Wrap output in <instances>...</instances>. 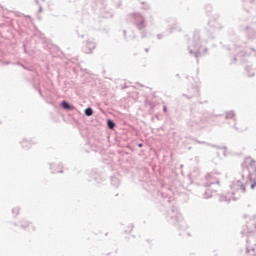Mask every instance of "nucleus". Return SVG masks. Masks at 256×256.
<instances>
[{"label":"nucleus","mask_w":256,"mask_h":256,"mask_svg":"<svg viewBox=\"0 0 256 256\" xmlns=\"http://www.w3.org/2000/svg\"><path fill=\"white\" fill-rule=\"evenodd\" d=\"M195 95H199V87H193L190 90L188 99H191V97H195Z\"/></svg>","instance_id":"f8f14e48"},{"label":"nucleus","mask_w":256,"mask_h":256,"mask_svg":"<svg viewBox=\"0 0 256 256\" xmlns=\"http://www.w3.org/2000/svg\"><path fill=\"white\" fill-rule=\"evenodd\" d=\"M245 177H247L245 174L238 176V178H236L230 185L231 194H228L227 196L220 195L219 201L229 203L231 199H234L235 201L241 194L245 193L247 189V181H245Z\"/></svg>","instance_id":"f03ea898"},{"label":"nucleus","mask_w":256,"mask_h":256,"mask_svg":"<svg viewBox=\"0 0 256 256\" xmlns=\"http://www.w3.org/2000/svg\"><path fill=\"white\" fill-rule=\"evenodd\" d=\"M246 37L250 41H254V39H256V30H255V28L246 27Z\"/></svg>","instance_id":"9b49d317"},{"label":"nucleus","mask_w":256,"mask_h":256,"mask_svg":"<svg viewBox=\"0 0 256 256\" xmlns=\"http://www.w3.org/2000/svg\"><path fill=\"white\" fill-rule=\"evenodd\" d=\"M226 119H229L230 121H233L232 127L235 129V131H247V126L241 125V123H237V117L235 115V111L231 110L226 112Z\"/></svg>","instance_id":"423d86ee"},{"label":"nucleus","mask_w":256,"mask_h":256,"mask_svg":"<svg viewBox=\"0 0 256 256\" xmlns=\"http://www.w3.org/2000/svg\"><path fill=\"white\" fill-rule=\"evenodd\" d=\"M219 177H221V173L219 172H212L206 176L207 183L205 184V187H208V188L204 193V199H209V197H213V195L210 194L211 187H213V185H216L215 189L219 187Z\"/></svg>","instance_id":"20e7f679"},{"label":"nucleus","mask_w":256,"mask_h":256,"mask_svg":"<svg viewBox=\"0 0 256 256\" xmlns=\"http://www.w3.org/2000/svg\"><path fill=\"white\" fill-rule=\"evenodd\" d=\"M141 9L143 10V11H149L150 9H151V6L147 3V2H141Z\"/></svg>","instance_id":"ddd939ff"},{"label":"nucleus","mask_w":256,"mask_h":256,"mask_svg":"<svg viewBox=\"0 0 256 256\" xmlns=\"http://www.w3.org/2000/svg\"><path fill=\"white\" fill-rule=\"evenodd\" d=\"M198 143H202L203 145H205V142H198Z\"/></svg>","instance_id":"a878e982"},{"label":"nucleus","mask_w":256,"mask_h":256,"mask_svg":"<svg viewBox=\"0 0 256 256\" xmlns=\"http://www.w3.org/2000/svg\"><path fill=\"white\" fill-rule=\"evenodd\" d=\"M131 23H133L138 31H141L142 39L147 37V32L143 30L147 28V20L145 19V16H143L141 13H133L131 14Z\"/></svg>","instance_id":"7ed1b4c3"},{"label":"nucleus","mask_w":256,"mask_h":256,"mask_svg":"<svg viewBox=\"0 0 256 256\" xmlns=\"http://www.w3.org/2000/svg\"><path fill=\"white\" fill-rule=\"evenodd\" d=\"M256 162L251 157H247L244 160V163L242 164V171L243 175H246V177H249L251 175V170H249V167H255Z\"/></svg>","instance_id":"0eeeda50"},{"label":"nucleus","mask_w":256,"mask_h":256,"mask_svg":"<svg viewBox=\"0 0 256 256\" xmlns=\"http://www.w3.org/2000/svg\"><path fill=\"white\" fill-rule=\"evenodd\" d=\"M138 147H143V144H138Z\"/></svg>","instance_id":"5701e85b"},{"label":"nucleus","mask_w":256,"mask_h":256,"mask_svg":"<svg viewBox=\"0 0 256 256\" xmlns=\"http://www.w3.org/2000/svg\"><path fill=\"white\" fill-rule=\"evenodd\" d=\"M62 107H63V109H71V105H69V103H67L65 101L62 102Z\"/></svg>","instance_id":"dca6fc26"},{"label":"nucleus","mask_w":256,"mask_h":256,"mask_svg":"<svg viewBox=\"0 0 256 256\" xmlns=\"http://www.w3.org/2000/svg\"><path fill=\"white\" fill-rule=\"evenodd\" d=\"M85 115H87L88 117H91V115H93V109L87 108L85 110Z\"/></svg>","instance_id":"2eb2a0df"},{"label":"nucleus","mask_w":256,"mask_h":256,"mask_svg":"<svg viewBox=\"0 0 256 256\" xmlns=\"http://www.w3.org/2000/svg\"><path fill=\"white\" fill-rule=\"evenodd\" d=\"M246 256H256V245H250L249 240L246 245Z\"/></svg>","instance_id":"9d476101"},{"label":"nucleus","mask_w":256,"mask_h":256,"mask_svg":"<svg viewBox=\"0 0 256 256\" xmlns=\"http://www.w3.org/2000/svg\"><path fill=\"white\" fill-rule=\"evenodd\" d=\"M168 221L171 225H175L179 229H185V227H187L185 225V220H183V216L175 207H173L168 213Z\"/></svg>","instance_id":"39448f33"},{"label":"nucleus","mask_w":256,"mask_h":256,"mask_svg":"<svg viewBox=\"0 0 256 256\" xmlns=\"http://www.w3.org/2000/svg\"><path fill=\"white\" fill-rule=\"evenodd\" d=\"M203 123H205V120L201 118V114L192 117L190 120L191 127H203Z\"/></svg>","instance_id":"6e6552de"},{"label":"nucleus","mask_w":256,"mask_h":256,"mask_svg":"<svg viewBox=\"0 0 256 256\" xmlns=\"http://www.w3.org/2000/svg\"><path fill=\"white\" fill-rule=\"evenodd\" d=\"M88 46L95 48V44H93V43L88 44Z\"/></svg>","instance_id":"6ab92c4d"},{"label":"nucleus","mask_w":256,"mask_h":256,"mask_svg":"<svg viewBox=\"0 0 256 256\" xmlns=\"http://www.w3.org/2000/svg\"><path fill=\"white\" fill-rule=\"evenodd\" d=\"M229 124L231 125V127H233V121H232V124H231V122H229Z\"/></svg>","instance_id":"393cba45"},{"label":"nucleus","mask_w":256,"mask_h":256,"mask_svg":"<svg viewBox=\"0 0 256 256\" xmlns=\"http://www.w3.org/2000/svg\"><path fill=\"white\" fill-rule=\"evenodd\" d=\"M252 53H254V55H256L255 49H251Z\"/></svg>","instance_id":"412c9836"},{"label":"nucleus","mask_w":256,"mask_h":256,"mask_svg":"<svg viewBox=\"0 0 256 256\" xmlns=\"http://www.w3.org/2000/svg\"><path fill=\"white\" fill-rule=\"evenodd\" d=\"M232 49H234V51H236V53H238V55L235 56L234 61H237V59H239V57L249 56V52H243V50L238 48L237 45H233Z\"/></svg>","instance_id":"1a4fd4ad"},{"label":"nucleus","mask_w":256,"mask_h":256,"mask_svg":"<svg viewBox=\"0 0 256 256\" xmlns=\"http://www.w3.org/2000/svg\"><path fill=\"white\" fill-rule=\"evenodd\" d=\"M145 51H146V53H148V52H149V49L146 48Z\"/></svg>","instance_id":"b1692460"},{"label":"nucleus","mask_w":256,"mask_h":256,"mask_svg":"<svg viewBox=\"0 0 256 256\" xmlns=\"http://www.w3.org/2000/svg\"><path fill=\"white\" fill-rule=\"evenodd\" d=\"M157 38H158V39H161V35L158 34V35H157Z\"/></svg>","instance_id":"4be33fe9"},{"label":"nucleus","mask_w":256,"mask_h":256,"mask_svg":"<svg viewBox=\"0 0 256 256\" xmlns=\"http://www.w3.org/2000/svg\"><path fill=\"white\" fill-rule=\"evenodd\" d=\"M251 228H249L248 230H245V229H243L242 230V235H249V233H251Z\"/></svg>","instance_id":"a211bd4d"},{"label":"nucleus","mask_w":256,"mask_h":256,"mask_svg":"<svg viewBox=\"0 0 256 256\" xmlns=\"http://www.w3.org/2000/svg\"><path fill=\"white\" fill-rule=\"evenodd\" d=\"M163 111H164V113H167V106L163 107Z\"/></svg>","instance_id":"aec40b11"},{"label":"nucleus","mask_w":256,"mask_h":256,"mask_svg":"<svg viewBox=\"0 0 256 256\" xmlns=\"http://www.w3.org/2000/svg\"><path fill=\"white\" fill-rule=\"evenodd\" d=\"M209 39H213L211 31L204 30L201 32H194L192 39L188 40V51L190 55L199 57L201 53H207V48H203L201 43H207Z\"/></svg>","instance_id":"f257e3e1"},{"label":"nucleus","mask_w":256,"mask_h":256,"mask_svg":"<svg viewBox=\"0 0 256 256\" xmlns=\"http://www.w3.org/2000/svg\"><path fill=\"white\" fill-rule=\"evenodd\" d=\"M245 71L247 72L248 77H253V75H255V72L249 66L245 68Z\"/></svg>","instance_id":"4468645a"},{"label":"nucleus","mask_w":256,"mask_h":256,"mask_svg":"<svg viewBox=\"0 0 256 256\" xmlns=\"http://www.w3.org/2000/svg\"><path fill=\"white\" fill-rule=\"evenodd\" d=\"M108 127L109 129H113V127H115V123H113L111 120H108Z\"/></svg>","instance_id":"f3484780"},{"label":"nucleus","mask_w":256,"mask_h":256,"mask_svg":"<svg viewBox=\"0 0 256 256\" xmlns=\"http://www.w3.org/2000/svg\"><path fill=\"white\" fill-rule=\"evenodd\" d=\"M133 88V86H130V89Z\"/></svg>","instance_id":"bb28decb"}]
</instances>
